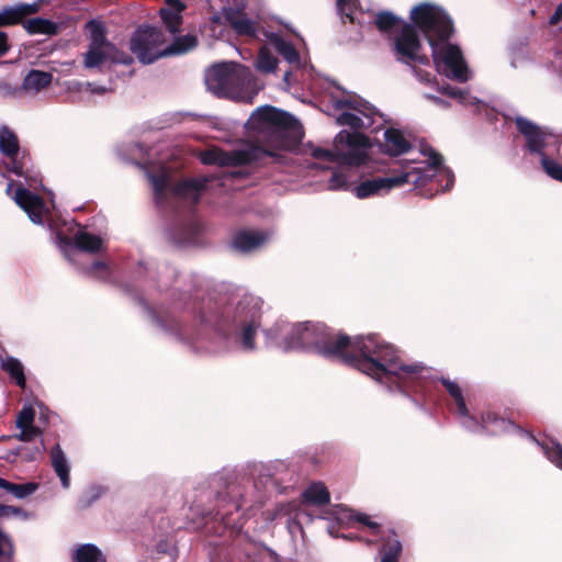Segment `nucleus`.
<instances>
[{
	"mask_svg": "<svg viewBox=\"0 0 562 562\" xmlns=\"http://www.w3.org/2000/svg\"><path fill=\"white\" fill-rule=\"evenodd\" d=\"M311 155L315 159H324L330 162L337 161V153L322 147H314Z\"/></svg>",
	"mask_w": 562,
	"mask_h": 562,
	"instance_id": "52",
	"label": "nucleus"
},
{
	"mask_svg": "<svg viewBox=\"0 0 562 562\" xmlns=\"http://www.w3.org/2000/svg\"><path fill=\"white\" fill-rule=\"evenodd\" d=\"M21 512L19 507L0 504V518L19 515Z\"/></svg>",
	"mask_w": 562,
	"mask_h": 562,
	"instance_id": "57",
	"label": "nucleus"
},
{
	"mask_svg": "<svg viewBox=\"0 0 562 562\" xmlns=\"http://www.w3.org/2000/svg\"><path fill=\"white\" fill-rule=\"evenodd\" d=\"M149 180L154 187L157 203H162L166 196V191L169 188V178L167 175L160 173L150 175Z\"/></svg>",
	"mask_w": 562,
	"mask_h": 562,
	"instance_id": "42",
	"label": "nucleus"
},
{
	"mask_svg": "<svg viewBox=\"0 0 562 562\" xmlns=\"http://www.w3.org/2000/svg\"><path fill=\"white\" fill-rule=\"evenodd\" d=\"M302 497L305 504L315 506H324L330 502L329 491L322 482L311 484L303 492Z\"/></svg>",
	"mask_w": 562,
	"mask_h": 562,
	"instance_id": "27",
	"label": "nucleus"
},
{
	"mask_svg": "<svg viewBox=\"0 0 562 562\" xmlns=\"http://www.w3.org/2000/svg\"><path fill=\"white\" fill-rule=\"evenodd\" d=\"M89 272L100 279H106L110 276L109 268L103 261H94L89 269Z\"/></svg>",
	"mask_w": 562,
	"mask_h": 562,
	"instance_id": "53",
	"label": "nucleus"
},
{
	"mask_svg": "<svg viewBox=\"0 0 562 562\" xmlns=\"http://www.w3.org/2000/svg\"><path fill=\"white\" fill-rule=\"evenodd\" d=\"M60 240L66 245H72L81 251L91 254L98 252L102 246L101 237L82 231H79L74 238L63 237Z\"/></svg>",
	"mask_w": 562,
	"mask_h": 562,
	"instance_id": "20",
	"label": "nucleus"
},
{
	"mask_svg": "<svg viewBox=\"0 0 562 562\" xmlns=\"http://www.w3.org/2000/svg\"><path fill=\"white\" fill-rule=\"evenodd\" d=\"M268 38L269 43L288 63H300V54L291 42L285 41L281 35L276 33H271Z\"/></svg>",
	"mask_w": 562,
	"mask_h": 562,
	"instance_id": "26",
	"label": "nucleus"
},
{
	"mask_svg": "<svg viewBox=\"0 0 562 562\" xmlns=\"http://www.w3.org/2000/svg\"><path fill=\"white\" fill-rule=\"evenodd\" d=\"M263 301L255 295H244L234 308L231 318L229 312H220L218 306L211 299H203L199 308L193 305V312L204 325H209L224 334L229 333L233 327L241 328V342L245 349L255 347L256 330L260 326L261 308Z\"/></svg>",
	"mask_w": 562,
	"mask_h": 562,
	"instance_id": "3",
	"label": "nucleus"
},
{
	"mask_svg": "<svg viewBox=\"0 0 562 562\" xmlns=\"http://www.w3.org/2000/svg\"><path fill=\"white\" fill-rule=\"evenodd\" d=\"M198 37L193 34L178 36L170 45L164 47L165 56H178L187 54L198 46Z\"/></svg>",
	"mask_w": 562,
	"mask_h": 562,
	"instance_id": "28",
	"label": "nucleus"
},
{
	"mask_svg": "<svg viewBox=\"0 0 562 562\" xmlns=\"http://www.w3.org/2000/svg\"><path fill=\"white\" fill-rule=\"evenodd\" d=\"M184 9L186 5L180 0H166V5L160 8L159 15L161 21L171 34L180 31Z\"/></svg>",
	"mask_w": 562,
	"mask_h": 562,
	"instance_id": "16",
	"label": "nucleus"
},
{
	"mask_svg": "<svg viewBox=\"0 0 562 562\" xmlns=\"http://www.w3.org/2000/svg\"><path fill=\"white\" fill-rule=\"evenodd\" d=\"M200 225L194 221L178 222L168 232V241L175 247H184L196 241Z\"/></svg>",
	"mask_w": 562,
	"mask_h": 562,
	"instance_id": "13",
	"label": "nucleus"
},
{
	"mask_svg": "<svg viewBox=\"0 0 562 562\" xmlns=\"http://www.w3.org/2000/svg\"><path fill=\"white\" fill-rule=\"evenodd\" d=\"M206 188V180L187 179L179 181L170 188L171 192L186 200H191L193 204H198L200 201L201 192Z\"/></svg>",
	"mask_w": 562,
	"mask_h": 562,
	"instance_id": "18",
	"label": "nucleus"
},
{
	"mask_svg": "<svg viewBox=\"0 0 562 562\" xmlns=\"http://www.w3.org/2000/svg\"><path fill=\"white\" fill-rule=\"evenodd\" d=\"M384 146L382 151L389 156H400L412 149V144L404 137L403 133L396 128H387L384 132Z\"/></svg>",
	"mask_w": 562,
	"mask_h": 562,
	"instance_id": "19",
	"label": "nucleus"
},
{
	"mask_svg": "<svg viewBox=\"0 0 562 562\" xmlns=\"http://www.w3.org/2000/svg\"><path fill=\"white\" fill-rule=\"evenodd\" d=\"M464 427L470 431H487L491 435H499L507 431L509 428L515 427V424L508 419L499 417L494 412H486L481 415V419L476 418V424L473 422H465Z\"/></svg>",
	"mask_w": 562,
	"mask_h": 562,
	"instance_id": "12",
	"label": "nucleus"
},
{
	"mask_svg": "<svg viewBox=\"0 0 562 562\" xmlns=\"http://www.w3.org/2000/svg\"><path fill=\"white\" fill-rule=\"evenodd\" d=\"M217 499V509L207 513V516L211 519L220 520L225 527L232 526L234 521L231 516L233 512H238L241 508V504L238 502H226V497L221 493H218Z\"/></svg>",
	"mask_w": 562,
	"mask_h": 562,
	"instance_id": "23",
	"label": "nucleus"
},
{
	"mask_svg": "<svg viewBox=\"0 0 562 562\" xmlns=\"http://www.w3.org/2000/svg\"><path fill=\"white\" fill-rule=\"evenodd\" d=\"M409 19L412 23L404 22L397 35L391 43V50L396 61L407 66L413 64L429 65L428 56L420 54L423 43L422 32L432 49V60L436 65L442 61L452 72V77L464 82L468 80V67L459 46L447 44L439 52L438 44L447 42L453 33V22L439 7L428 2L415 5Z\"/></svg>",
	"mask_w": 562,
	"mask_h": 562,
	"instance_id": "2",
	"label": "nucleus"
},
{
	"mask_svg": "<svg viewBox=\"0 0 562 562\" xmlns=\"http://www.w3.org/2000/svg\"><path fill=\"white\" fill-rule=\"evenodd\" d=\"M427 99H429L430 101H432V102H435L436 104H439V105L446 104V101H443L442 99H440L439 97H436V95L428 94Z\"/></svg>",
	"mask_w": 562,
	"mask_h": 562,
	"instance_id": "64",
	"label": "nucleus"
},
{
	"mask_svg": "<svg viewBox=\"0 0 562 562\" xmlns=\"http://www.w3.org/2000/svg\"><path fill=\"white\" fill-rule=\"evenodd\" d=\"M560 21H562V3L555 8L554 13L550 16L549 23L551 25H557Z\"/></svg>",
	"mask_w": 562,
	"mask_h": 562,
	"instance_id": "60",
	"label": "nucleus"
},
{
	"mask_svg": "<svg viewBox=\"0 0 562 562\" xmlns=\"http://www.w3.org/2000/svg\"><path fill=\"white\" fill-rule=\"evenodd\" d=\"M278 64L277 57L266 46L261 47L257 57L256 67L262 72H272Z\"/></svg>",
	"mask_w": 562,
	"mask_h": 562,
	"instance_id": "41",
	"label": "nucleus"
},
{
	"mask_svg": "<svg viewBox=\"0 0 562 562\" xmlns=\"http://www.w3.org/2000/svg\"><path fill=\"white\" fill-rule=\"evenodd\" d=\"M439 92L445 94V95H449V97H452V98H456L460 94V91L457 89V88H453L449 85H446V86H442L439 88Z\"/></svg>",
	"mask_w": 562,
	"mask_h": 562,
	"instance_id": "59",
	"label": "nucleus"
},
{
	"mask_svg": "<svg viewBox=\"0 0 562 562\" xmlns=\"http://www.w3.org/2000/svg\"><path fill=\"white\" fill-rule=\"evenodd\" d=\"M368 155L360 149H350L346 153H337V161L347 166L359 167L366 164Z\"/></svg>",
	"mask_w": 562,
	"mask_h": 562,
	"instance_id": "39",
	"label": "nucleus"
},
{
	"mask_svg": "<svg viewBox=\"0 0 562 562\" xmlns=\"http://www.w3.org/2000/svg\"><path fill=\"white\" fill-rule=\"evenodd\" d=\"M35 409L32 406H23L15 420L16 427L34 426Z\"/></svg>",
	"mask_w": 562,
	"mask_h": 562,
	"instance_id": "48",
	"label": "nucleus"
},
{
	"mask_svg": "<svg viewBox=\"0 0 562 562\" xmlns=\"http://www.w3.org/2000/svg\"><path fill=\"white\" fill-rule=\"evenodd\" d=\"M87 27L90 31L89 46L108 47V49L115 48V46L108 41L105 29L102 23L91 20L87 23Z\"/></svg>",
	"mask_w": 562,
	"mask_h": 562,
	"instance_id": "36",
	"label": "nucleus"
},
{
	"mask_svg": "<svg viewBox=\"0 0 562 562\" xmlns=\"http://www.w3.org/2000/svg\"><path fill=\"white\" fill-rule=\"evenodd\" d=\"M53 75L47 71L32 69L24 77L22 88L25 91H41L52 83Z\"/></svg>",
	"mask_w": 562,
	"mask_h": 562,
	"instance_id": "25",
	"label": "nucleus"
},
{
	"mask_svg": "<svg viewBox=\"0 0 562 562\" xmlns=\"http://www.w3.org/2000/svg\"><path fill=\"white\" fill-rule=\"evenodd\" d=\"M21 431L19 434H14L8 437H3V439H15L19 441L30 442L34 440L36 437L42 435V429L37 426L30 427H18Z\"/></svg>",
	"mask_w": 562,
	"mask_h": 562,
	"instance_id": "44",
	"label": "nucleus"
},
{
	"mask_svg": "<svg viewBox=\"0 0 562 562\" xmlns=\"http://www.w3.org/2000/svg\"><path fill=\"white\" fill-rule=\"evenodd\" d=\"M10 165L11 167L9 168V170L14 175L19 177H23L25 175L24 162L22 159H18V156H13L12 158H10Z\"/></svg>",
	"mask_w": 562,
	"mask_h": 562,
	"instance_id": "55",
	"label": "nucleus"
},
{
	"mask_svg": "<svg viewBox=\"0 0 562 562\" xmlns=\"http://www.w3.org/2000/svg\"><path fill=\"white\" fill-rule=\"evenodd\" d=\"M347 184V177L341 172H334L329 179V188L334 190L344 189Z\"/></svg>",
	"mask_w": 562,
	"mask_h": 562,
	"instance_id": "54",
	"label": "nucleus"
},
{
	"mask_svg": "<svg viewBox=\"0 0 562 562\" xmlns=\"http://www.w3.org/2000/svg\"><path fill=\"white\" fill-rule=\"evenodd\" d=\"M13 555V541L9 535H7L0 528V559H11Z\"/></svg>",
	"mask_w": 562,
	"mask_h": 562,
	"instance_id": "50",
	"label": "nucleus"
},
{
	"mask_svg": "<svg viewBox=\"0 0 562 562\" xmlns=\"http://www.w3.org/2000/svg\"><path fill=\"white\" fill-rule=\"evenodd\" d=\"M1 369L5 371L11 379L14 380L15 384L22 389L26 385V378L24 374V368L20 360L13 357H7L1 361Z\"/></svg>",
	"mask_w": 562,
	"mask_h": 562,
	"instance_id": "34",
	"label": "nucleus"
},
{
	"mask_svg": "<svg viewBox=\"0 0 562 562\" xmlns=\"http://www.w3.org/2000/svg\"><path fill=\"white\" fill-rule=\"evenodd\" d=\"M441 384L445 386L449 395L454 400L458 413L468 418L469 422L476 424V417L472 416L468 409L465 400L462 394V390L457 382L450 381L446 378H440Z\"/></svg>",
	"mask_w": 562,
	"mask_h": 562,
	"instance_id": "24",
	"label": "nucleus"
},
{
	"mask_svg": "<svg viewBox=\"0 0 562 562\" xmlns=\"http://www.w3.org/2000/svg\"><path fill=\"white\" fill-rule=\"evenodd\" d=\"M166 42L167 38L162 30L150 25H140L130 40V49L142 64L148 65L166 57L164 53Z\"/></svg>",
	"mask_w": 562,
	"mask_h": 562,
	"instance_id": "6",
	"label": "nucleus"
},
{
	"mask_svg": "<svg viewBox=\"0 0 562 562\" xmlns=\"http://www.w3.org/2000/svg\"><path fill=\"white\" fill-rule=\"evenodd\" d=\"M41 1L42 0H38L37 2H33V3H21L16 7H13L14 11L18 15L16 18H18L19 23L23 24L25 16L37 13L41 8Z\"/></svg>",
	"mask_w": 562,
	"mask_h": 562,
	"instance_id": "46",
	"label": "nucleus"
},
{
	"mask_svg": "<svg viewBox=\"0 0 562 562\" xmlns=\"http://www.w3.org/2000/svg\"><path fill=\"white\" fill-rule=\"evenodd\" d=\"M403 551V546L397 536L391 531V536L383 539V546L379 552L381 555V562H400V558Z\"/></svg>",
	"mask_w": 562,
	"mask_h": 562,
	"instance_id": "29",
	"label": "nucleus"
},
{
	"mask_svg": "<svg viewBox=\"0 0 562 562\" xmlns=\"http://www.w3.org/2000/svg\"><path fill=\"white\" fill-rule=\"evenodd\" d=\"M16 16L18 15L13 7H4L0 11V29L4 26L20 24Z\"/></svg>",
	"mask_w": 562,
	"mask_h": 562,
	"instance_id": "51",
	"label": "nucleus"
},
{
	"mask_svg": "<svg viewBox=\"0 0 562 562\" xmlns=\"http://www.w3.org/2000/svg\"><path fill=\"white\" fill-rule=\"evenodd\" d=\"M336 140L340 144H346L350 149H366L371 146L370 138L359 132L349 133L342 131L336 136Z\"/></svg>",
	"mask_w": 562,
	"mask_h": 562,
	"instance_id": "35",
	"label": "nucleus"
},
{
	"mask_svg": "<svg viewBox=\"0 0 562 562\" xmlns=\"http://www.w3.org/2000/svg\"><path fill=\"white\" fill-rule=\"evenodd\" d=\"M413 70L417 74V76L420 77V79L429 81V77H430L429 72L419 70L414 65H413Z\"/></svg>",
	"mask_w": 562,
	"mask_h": 562,
	"instance_id": "63",
	"label": "nucleus"
},
{
	"mask_svg": "<svg viewBox=\"0 0 562 562\" xmlns=\"http://www.w3.org/2000/svg\"><path fill=\"white\" fill-rule=\"evenodd\" d=\"M546 457L562 470V445L553 439L539 443Z\"/></svg>",
	"mask_w": 562,
	"mask_h": 562,
	"instance_id": "40",
	"label": "nucleus"
},
{
	"mask_svg": "<svg viewBox=\"0 0 562 562\" xmlns=\"http://www.w3.org/2000/svg\"><path fill=\"white\" fill-rule=\"evenodd\" d=\"M252 80L248 67L237 63L212 66L205 77L207 89L218 97L237 98Z\"/></svg>",
	"mask_w": 562,
	"mask_h": 562,
	"instance_id": "4",
	"label": "nucleus"
},
{
	"mask_svg": "<svg viewBox=\"0 0 562 562\" xmlns=\"http://www.w3.org/2000/svg\"><path fill=\"white\" fill-rule=\"evenodd\" d=\"M514 123L518 132L525 137L527 149L531 154L541 156V158L547 156L544 149L547 147V137L549 134L539 125L524 116H516L514 119Z\"/></svg>",
	"mask_w": 562,
	"mask_h": 562,
	"instance_id": "9",
	"label": "nucleus"
},
{
	"mask_svg": "<svg viewBox=\"0 0 562 562\" xmlns=\"http://www.w3.org/2000/svg\"><path fill=\"white\" fill-rule=\"evenodd\" d=\"M139 303L148 312L153 322L157 326L170 331L180 330V325L175 318L170 317L169 315H160L155 308L150 307L143 299H139Z\"/></svg>",
	"mask_w": 562,
	"mask_h": 562,
	"instance_id": "38",
	"label": "nucleus"
},
{
	"mask_svg": "<svg viewBox=\"0 0 562 562\" xmlns=\"http://www.w3.org/2000/svg\"><path fill=\"white\" fill-rule=\"evenodd\" d=\"M0 93L2 95H7V94H12L13 91L9 83L0 81Z\"/></svg>",
	"mask_w": 562,
	"mask_h": 562,
	"instance_id": "61",
	"label": "nucleus"
},
{
	"mask_svg": "<svg viewBox=\"0 0 562 562\" xmlns=\"http://www.w3.org/2000/svg\"><path fill=\"white\" fill-rule=\"evenodd\" d=\"M344 514H345V517H337V520L339 524L344 522L345 521V518L347 519V521H357L359 524H362L364 526H367L368 528L371 529L372 533L375 535V536H380V540L382 542L381 547L383 546V539L387 538L389 536H391V531H393L397 538L400 539V536L396 533V531L394 529H389L386 533H382L381 532V526L375 522V521H372L370 519V516H368L367 514H363V513H356L355 510L352 509H342Z\"/></svg>",
	"mask_w": 562,
	"mask_h": 562,
	"instance_id": "21",
	"label": "nucleus"
},
{
	"mask_svg": "<svg viewBox=\"0 0 562 562\" xmlns=\"http://www.w3.org/2000/svg\"><path fill=\"white\" fill-rule=\"evenodd\" d=\"M74 562H106L101 550L91 543L81 544L75 552Z\"/></svg>",
	"mask_w": 562,
	"mask_h": 562,
	"instance_id": "37",
	"label": "nucleus"
},
{
	"mask_svg": "<svg viewBox=\"0 0 562 562\" xmlns=\"http://www.w3.org/2000/svg\"><path fill=\"white\" fill-rule=\"evenodd\" d=\"M45 450L44 441H41V447L29 448L20 446L11 451L15 457H20L23 461L31 462L36 460L38 456Z\"/></svg>",
	"mask_w": 562,
	"mask_h": 562,
	"instance_id": "43",
	"label": "nucleus"
},
{
	"mask_svg": "<svg viewBox=\"0 0 562 562\" xmlns=\"http://www.w3.org/2000/svg\"><path fill=\"white\" fill-rule=\"evenodd\" d=\"M224 19L237 35L257 37V24L246 13L229 9L224 13Z\"/></svg>",
	"mask_w": 562,
	"mask_h": 562,
	"instance_id": "17",
	"label": "nucleus"
},
{
	"mask_svg": "<svg viewBox=\"0 0 562 562\" xmlns=\"http://www.w3.org/2000/svg\"><path fill=\"white\" fill-rule=\"evenodd\" d=\"M10 47L7 33L0 32V56H4L10 50Z\"/></svg>",
	"mask_w": 562,
	"mask_h": 562,
	"instance_id": "58",
	"label": "nucleus"
},
{
	"mask_svg": "<svg viewBox=\"0 0 562 562\" xmlns=\"http://www.w3.org/2000/svg\"><path fill=\"white\" fill-rule=\"evenodd\" d=\"M252 117L260 126L291 133L295 132L300 126L299 121L293 115L270 105L258 108L254 112Z\"/></svg>",
	"mask_w": 562,
	"mask_h": 562,
	"instance_id": "8",
	"label": "nucleus"
},
{
	"mask_svg": "<svg viewBox=\"0 0 562 562\" xmlns=\"http://www.w3.org/2000/svg\"><path fill=\"white\" fill-rule=\"evenodd\" d=\"M101 496V490L99 487H91L87 492H85L77 501V506L79 509L89 508L95 501H98Z\"/></svg>",
	"mask_w": 562,
	"mask_h": 562,
	"instance_id": "47",
	"label": "nucleus"
},
{
	"mask_svg": "<svg viewBox=\"0 0 562 562\" xmlns=\"http://www.w3.org/2000/svg\"><path fill=\"white\" fill-rule=\"evenodd\" d=\"M337 123L339 125L350 126L351 128H361L363 126V121L356 114L351 112H342L337 117Z\"/></svg>",
	"mask_w": 562,
	"mask_h": 562,
	"instance_id": "49",
	"label": "nucleus"
},
{
	"mask_svg": "<svg viewBox=\"0 0 562 562\" xmlns=\"http://www.w3.org/2000/svg\"><path fill=\"white\" fill-rule=\"evenodd\" d=\"M52 467L60 480L64 488H68L70 485L69 465L66 456L59 443H56L50 449Z\"/></svg>",
	"mask_w": 562,
	"mask_h": 562,
	"instance_id": "22",
	"label": "nucleus"
},
{
	"mask_svg": "<svg viewBox=\"0 0 562 562\" xmlns=\"http://www.w3.org/2000/svg\"><path fill=\"white\" fill-rule=\"evenodd\" d=\"M0 488L4 490L9 494L13 495L19 499H23L33 493H35L38 488V484L35 482H27L24 484L12 483L3 477H0Z\"/></svg>",
	"mask_w": 562,
	"mask_h": 562,
	"instance_id": "33",
	"label": "nucleus"
},
{
	"mask_svg": "<svg viewBox=\"0 0 562 562\" xmlns=\"http://www.w3.org/2000/svg\"><path fill=\"white\" fill-rule=\"evenodd\" d=\"M541 165L543 170L548 176H550L552 179L562 182V165L557 162L555 160L543 156L541 158Z\"/></svg>",
	"mask_w": 562,
	"mask_h": 562,
	"instance_id": "45",
	"label": "nucleus"
},
{
	"mask_svg": "<svg viewBox=\"0 0 562 562\" xmlns=\"http://www.w3.org/2000/svg\"><path fill=\"white\" fill-rule=\"evenodd\" d=\"M25 31L33 34L56 35L59 31L58 24L44 18H33L23 22Z\"/></svg>",
	"mask_w": 562,
	"mask_h": 562,
	"instance_id": "30",
	"label": "nucleus"
},
{
	"mask_svg": "<svg viewBox=\"0 0 562 562\" xmlns=\"http://www.w3.org/2000/svg\"><path fill=\"white\" fill-rule=\"evenodd\" d=\"M14 200L27 213L32 222L42 223L44 203L37 194L26 188L19 187L15 190Z\"/></svg>",
	"mask_w": 562,
	"mask_h": 562,
	"instance_id": "14",
	"label": "nucleus"
},
{
	"mask_svg": "<svg viewBox=\"0 0 562 562\" xmlns=\"http://www.w3.org/2000/svg\"><path fill=\"white\" fill-rule=\"evenodd\" d=\"M266 154L271 153L262 149L261 147H248L244 149H235L232 151H225L214 147L204 150L200 158L202 164L207 166L238 167L259 162L261 161V157Z\"/></svg>",
	"mask_w": 562,
	"mask_h": 562,
	"instance_id": "7",
	"label": "nucleus"
},
{
	"mask_svg": "<svg viewBox=\"0 0 562 562\" xmlns=\"http://www.w3.org/2000/svg\"><path fill=\"white\" fill-rule=\"evenodd\" d=\"M404 21L391 11H380L375 14L374 25L384 34H391L395 30H400Z\"/></svg>",
	"mask_w": 562,
	"mask_h": 562,
	"instance_id": "31",
	"label": "nucleus"
},
{
	"mask_svg": "<svg viewBox=\"0 0 562 562\" xmlns=\"http://www.w3.org/2000/svg\"><path fill=\"white\" fill-rule=\"evenodd\" d=\"M108 60L123 65H131L133 63V58L130 55L119 52L116 48L108 49V47L89 46L85 56V66L87 68H95Z\"/></svg>",
	"mask_w": 562,
	"mask_h": 562,
	"instance_id": "11",
	"label": "nucleus"
},
{
	"mask_svg": "<svg viewBox=\"0 0 562 562\" xmlns=\"http://www.w3.org/2000/svg\"><path fill=\"white\" fill-rule=\"evenodd\" d=\"M0 151L9 158L18 156L20 151L19 138L8 126L0 128Z\"/></svg>",
	"mask_w": 562,
	"mask_h": 562,
	"instance_id": "32",
	"label": "nucleus"
},
{
	"mask_svg": "<svg viewBox=\"0 0 562 562\" xmlns=\"http://www.w3.org/2000/svg\"><path fill=\"white\" fill-rule=\"evenodd\" d=\"M265 333L270 338L282 334L280 347L284 351L314 350L372 379L396 382L400 387H408L415 392H424L428 386V369L419 363L404 364L394 346L378 335L350 337L323 323L304 322L290 325L283 321Z\"/></svg>",
	"mask_w": 562,
	"mask_h": 562,
	"instance_id": "1",
	"label": "nucleus"
},
{
	"mask_svg": "<svg viewBox=\"0 0 562 562\" xmlns=\"http://www.w3.org/2000/svg\"><path fill=\"white\" fill-rule=\"evenodd\" d=\"M290 134L291 132L260 126V137L266 143V146L256 145L255 147H261L272 153L263 155L261 160L267 156L277 157L276 150H288L294 146L296 139L292 138Z\"/></svg>",
	"mask_w": 562,
	"mask_h": 562,
	"instance_id": "10",
	"label": "nucleus"
},
{
	"mask_svg": "<svg viewBox=\"0 0 562 562\" xmlns=\"http://www.w3.org/2000/svg\"><path fill=\"white\" fill-rule=\"evenodd\" d=\"M268 239V234L260 231H238L232 240V246L239 252H250L261 247Z\"/></svg>",
	"mask_w": 562,
	"mask_h": 562,
	"instance_id": "15",
	"label": "nucleus"
},
{
	"mask_svg": "<svg viewBox=\"0 0 562 562\" xmlns=\"http://www.w3.org/2000/svg\"><path fill=\"white\" fill-rule=\"evenodd\" d=\"M443 157L438 151L430 149L429 151V167L430 169H439L442 166Z\"/></svg>",
	"mask_w": 562,
	"mask_h": 562,
	"instance_id": "56",
	"label": "nucleus"
},
{
	"mask_svg": "<svg viewBox=\"0 0 562 562\" xmlns=\"http://www.w3.org/2000/svg\"><path fill=\"white\" fill-rule=\"evenodd\" d=\"M428 175L419 168H412L395 176L376 177L358 184L353 191L357 198L366 199L389 192L391 189L403 184L425 186Z\"/></svg>",
	"mask_w": 562,
	"mask_h": 562,
	"instance_id": "5",
	"label": "nucleus"
},
{
	"mask_svg": "<svg viewBox=\"0 0 562 562\" xmlns=\"http://www.w3.org/2000/svg\"><path fill=\"white\" fill-rule=\"evenodd\" d=\"M446 173H447V184H446V190H449L452 186H453V181H454V175L452 173V171L450 170H446Z\"/></svg>",
	"mask_w": 562,
	"mask_h": 562,
	"instance_id": "62",
	"label": "nucleus"
}]
</instances>
